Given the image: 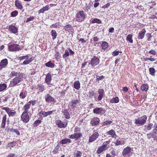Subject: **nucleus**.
Masks as SVG:
<instances>
[{
    "instance_id": "42",
    "label": "nucleus",
    "mask_w": 157,
    "mask_h": 157,
    "mask_svg": "<svg viewBox=\"0 0 157 157\" xmlns=\"http://www.w3.org/2000/svg\"><path fill=\"white\" fill-rule=\"evenodd\" d=\"M76 157H81L82 155V152L80 151H77L74 153Z\"/></svg>"
},
{
    "instance_id": "39",
    "label": "nucleus",
    "mask_w": 157,
    "mask_h": 157,
    "mask_svg": "<svg viewBox=\"0 0 157 157\" xmlns=\"http://www.w3.org/2000/svg\"><path fill=\"white\" fill-rule=\"evenodd\" d=\"M17 143L16 142L13 141L11 142L8 143L7 144V146L9 147H10V148L11 149V147H13V146L16 145Z\"/></svg>"
},
{
    "instance_id": "43",
    "label": "nucleus",
    "mask_w": 157,
    "mask_h": 157,
    "mask_svg": "<svg viewBox=\"0 0 157 157\" xmlns=\"http://www.w3.org/2000/svg\"><path fill=\"white\" fill-rule=\"evenodd\" d=\"M150 74L151 75H154V73L155 72V70L153 67H151L149 68Z\"/></svg>"
},
{
    "instance_id": "29",
    "label": "nucleus",
    "mask_w": 157,
    "mask_h": 157,
    "mask_svg": "<svg viewBox=\"0 0 157 157\" xmlns=\"http://www.w3.org/2000/svg\"><path fill=\"white\" fill-rule=\"evenodd\" d=\"M71 142V140L67 138L63 139L60 141V143L62 144H67V143H70Z\"/></svg>"
},
{
    "instance_id": "37",
    "label": "nucleus",
    "mask_w": 157,
    "mask_h": 157,
    "mask_svg": "<svg viewBox=\"0 0 157 157\" xmlns=\"http://www.w3.org/2000/svg\"><path fill=\"white\" fill-rule=\"evenodd\" d=\"M91 23H97L99 24L101 23V21L99 19L95 18L91 21Z\"/></svg>"
},
{
    "instance_id": "64",
    "label": "nucleus",
    "mask_w": 157,
    "mask_h": 157,
    "mask_svg": "<svg viewBox=\"0 0 157 157\" xmlns=\"http://www.w3.org/2000/svg\"><path fill=\"white\" fill-rule=\"evenodd\" d=\"M58 25H57V23H56L55 24H53L52 25H51V27L57 29L59 28V27H58Z\"/></svg>"
},
{
    "instance_id": "46",
    "label": "nucleus",
    "mask_w": 157,
    "mask_h": 157,
    "mask_svg": "<svg viewBox=\"0 0 157 157\" xmlns=\"http://www.w3.org/2000/svg\"><path fill=\"white\" fill-rule=\"evenodd\" d=\"M41 121L40 120H37L35 121L33 124V126L34 127H36L38 126L40 123Z\"/></svg>"
},
{
    "instance_id": "15",
    "label": "nucleus",
    "mask_w": 157,
    "mask_h": 157,
    "mask_svg": "<svg viewBox=\"0 0 157 157\" xmlns=\"http://www.w3.org/2000/svg\"><path fill=\"white\" fill-rule=\"evenodd\" d=\"M56 124L58 126V127L60 128H65L67 127V123L65 125H64L62 121L60 120H57L56 121Z\"/></svg>"
},
{
    "instance_id": "1",
    "label": "nucleus",
    "mask_w": 157,
    "mask_h": 157,
    "mask_svg": "<svg viewBox=\"0 0 157 157\" xmlns=\"http://www.w3.org/2000/svg\"><path fill=\"white\" fill-rule=\"evenodd\" d=\"M86 14L83 11H78L76 14V20L79 22H82L86 18Z\"/></svg>"
},
{
    "instance_id": "10",
    "label": "nucleus",
    "mask_w": 157,
    "mask_h": 157,
    "mask_svg": "<svg viewBox=\"0 0 157 157\" xmlns=\"http://www.w3.org/2000/svg\"><path fill=\"white\" fill-rule=\"evenodd\" d=\"M148 139H150L151 138L154 139H157V131L153 129L152 132L147 134Z\"/></svg>"
},
{
    "instance_id": "11",
    "label": "nucleus",
    "mask_w": 157,
    "mask_h": 157,
    "mask_svg": "<svg viewBox=\"0 0 157 157\" xmlns=\"http://www.w3.org/2000/svg\"><path fill=\"white\" fill-rule=\"evenodd\" d=\"M132 148L130 147H127L123 150L122 154L124 156L128 155L129 154L131 151Z\"/></svg>"
},
{
    "instance_id": "27",
    "label": "nucleus",
    "mask_w": 157,
    "mask_h": 157,
    "mask_svg": "<svg viewBox=\"0 0 157 157\" xmlns=\"http://www.w3.org/2000/svg\"><path fill=\"white\" fill-rule=\"evenodd\" d=\"M6 115L5 114L3 117L2 123L1 125V127L2 128H4L5 127V125L6 124Z\"/></svg>"
},
{
    "instance_id": "48",
    "label": "nucleus",
    "mask_w": 157,
    "mask_h": 157,
    "mask_svg": "<svg viewBox=\"0 0 157 157\" xmlns=\"http://www.w3.org/2000/svg\"><path fill=\"white\" fill-rule=\"evenodd\" d=\"M27 94L26 93H24L23 92H21L19 95V96L22 99H24L27 96Z\"/></svg>"
},
{
    "instance_id": "31",
    "label": "nucleus",
    "mask_w": 157,
    "mask_h": 157,
    "mask_svg": "<svg viewBox=\"0 0 157 157\" xmlns=\"http://www.w3.org/2000/svg\"><path fill=\"white\" fill-rule=\"evenodd\" d=\"M119 101V99L118 97H116L113 98L110 100V102L112 103H117Z\"/></svg>"
},
{
    "instance_id": "18",
    "label": "nucleus",
    "mask_w": 157,
    "mask_h": 157,
    "mask_svg": "<svg viewBox=\"0 0 157 157\" xmlns=\"http://www.w3.org/2000/svg\"><path fill=\"white\" fill-rule=\"evenodd\" d=\"M98 92L99 95L98 97V99L99 101H100L102 98L104 94V91L103 89H99L98 90Z\"/></svg>"
},
{
    "instance_id": "13",
    "label": "nucleus",
    "mask_w": 157,
    "mask_h": 157,
    "mask_svg": "<svg viewBox=\"0 0 157 157\" xmlns=\"http://www.w3.org/2000/svg\"><path fill=\"white\" fill-rule=\"evenodd\" d=\"M8 63V60L6 59H3L1 60L0 63V70L3 68L6 67Z\"/></svg>"
},
{
    "instance_id": "9",
    "label": "nucleus",
    "mask_w": 157,
    "mask_h": 157,
    "mask_svg": "<svg viewBox=\"0 0 157 157\" xmlns=\"http://www.w3.org/2000/svg\"><path fill=\"white\" fill-rule=\"evenodd\" d=\"M99 59L94 56L91 59L90 62L89 63V64H90L93 67H94L99 63Z\"/></svg>"
},
{
    "instance_id": "12",
    "label": "nucleus",
    "mask_w": 157,
    "mask_h": 157,
    "mask_svg": "<svg viewBox=\"0 0 157 157\" xmlns=\"http://www.w3.org/2000/svg\"><path fill=\"white\" fill-rule=\"evenodd\" d=\"M100 121L99 119L97 117H94L91 120L90 124L93 126H96L99 123Z\"/></svg>"
},
{
    "instance_id": "24",
    "label": "nucleus",
    "mask_w": 157,
    "mask_h": 157,
    "mask_svg": "<svg viewBox=\"0 0 157 157\" xmlns=\"http://www.w3.org/2000/svg\"><path fill=\"white\" fill-rule=\"evenodd\" d=\"M50 8V7L48 5H46L40 9L39 11V13H43L45 11H48Z\"/></svg>"
},
{
    "instance_id": "52",
    "label": "nucleus",
    "mask_w": 157,
    "mask_h": 157,
    "mask_svg": "<svg viewBox=\"0 0 157 157\" xmlns=\"http://www.w3.org/2000/svg\"><path fill=\"white\" fill-rule=\"evenodd\" d=\"M112 123V121H105L103 123V125H107L111 124Z\"/></svg>"
},
{
    "instance_id": "44",
    "label": "nucleus",
    "mask_w": 157,
    "mask_h": 157,
    "mask_svg": "<svg viewBox=\"0 0 157 157\" xmlns=\"http://www.w3.org/2000/svg\"><path fill=\"white\" fill-rule=\"evenodd\" d=\"M10 132H15L16 134L18 135H20V134L19 132L17 129L14 128H12L10 130Z\"/></svg>"
},
{
    "instance_id": "7",
    "label": "nucleus",
    "mask_w": 157,
    "mask_h": 157,
    "mask_svg": "<svg viewBox=\"0 0 157 157\" xmlns=\"http://www.w3.org/2000/svg\"><path fill=\"white\" fill-rule=\"evenodd\" d=\"M99 134L98 132H94L90 136L89 139V142L92 143L95 141L99 136Z\"/></svg>"
},
{
    "instance_id": "53",
    "label": "nucleus",
    "mask_w": 157,
    "mask_h": 157,
    "mask_svg": "<svg viewBox=\"0 0 157 157\" xmlns=\"http://www.w3.org/2000/svg\"><path fill=\"white\" fill-rule=\"evenodd\" d=\"M59 148V147L58 146V145H57L55 147L54 150L52 151V152L55 154L57 153L58 151Z\"/></svg>"
},
{
    "instance_id": "41",
    "label": "nucleus",
    "mask_w": 157,
    "mask_h": 157,
    "mask_svg": "<svg viewBox=\"0 0 157 157\" xmlns=\"http://www.w3.org/2000/svg\"><path fill=\"white\" fill-rule=\"evenodd\" d=\"M69 55L70 54L69 52L68 49L66 50L65 51L64 54L63 55V57L64 58L69 56Z\"/></svg>"
},
{
    "instance_id": "16",
    "label": "nucleus",
    "mask_w": 157,
    "mask_h": 157,
    "mask_svg": "<svg viewBox=\"0 0 157 157\" xmlns=\"http://www.w3.org/2000/svg\"><path fill=\"white\" fill-rule=\"evenodd\" d=\"M153 124L152 123H149L147 124L144 126V130L147 132L148 131H150L151 129L153 127Z\"/></svg>"
},
{
    "instance_id": "47",
    "label": "nucleus",
    "mask_w": 157,
    "mask_h": 157,
    "mask_svg": "<svg viewBox=\"0 0 157 157\" xmlns=\"http://www.w3.org/2000/svg\"><path fill=\"white\" fill-rule=\"evenodd\" d=\"M29 56L28 55H26L25 56H20L18 57V59H19L20 61L24 59H28Z\"/></svg>"
},
{
    "instance_id": "26",
    "label": "nucleus",
    "mask_w": 157,
    "mask_h": 157,
    "mask_svg": "<svg viewBox=\"0 0 157 157\" xmlns=\"http://www.w3.org/2000/svg\"><path fill=\"white\" fill-rule=\"evenodd\" d=\"M36 89L39 92H41L45 90L44 86L41 84L38 85L36 87Z\"/></svg>"
},
{
    "instance_id": "14",
    "label": "nucleus",
    "mask_w": 157,
    "mask_h": 157,
    "mask_svg": "<svg viewBox=\"0 0 157 157\" xmlns=\"http://www.w3.org/2000/svg\"><path fill=\"white\" fill-rule=\"evenodd\" d=\"M64 117L67 119H69L70 118V113L67 109H63L62 110Z\"/></svg>"
},
{
    "instance_id": "60",
    "label": "nucleus",
    "mask_w": 157,
    "mask_h": 157,
    "mask_svg": "<svg viewBox=\"0 0 157 157\" xmlns=\"http://www.w3.org/2000/svg\"><path fill=\"white\" fill-rule=\"evenodd\" d=\"M93 40L95 43L97 44V42L99 40V38L97 36H95L93 37Z\"/></svg>"
},
{
    "instance_id": "8",
    "label": "nucleus",
    "mask_w": 157,
    "mask_h": 157,
    "mask_svg": "<svg viewBox=\"0 0 157 157\" xmlns=\"http://www.w3.org/2000/svg\"><path fill=\"white\" fill-rule=\"evenodd\" d=\"M21 118L24 122L26 123L28 122L29 120L28 113L26 112H23L21 115Z\"/></svg>"
},
{
    "instance_id": "38",
    "label": "nucleus",
    "mask_w": 157,
    "mask_h": 157,
    "mask_svg": "<svg viewBox=\"0 0 157 157\" xmlns=\"http://www.w3.org/2000/svg\"><path fill=\"white\" fill-rule=\"evenodd\" d=\"M132 34H129L126 37V40H127L129 41L130 43H132L133 40L132 39Z\"/></svg>"
},
{
    "instance_id": "40",
    "label": "nucleus",
    "mask_w": 157,
    "mask_h": 157,
    "mask_svg": "<svg viewBox=\"0 0 157 157\" xmlns=\"http://www.w3.org/2000/svg\"><path fill=\"white\" fill-rule=\"evenodd\" d=\"M30 105L27 104L25 105L24 106V108L25 110L24 112H28V110L30 109Z\"/></svg>"
},
{
    "instance_id": "59",
    "label": "nucleus",
    "mask_w": 157,
    "mask_h": 157,
    "mask_svg": "<svg viewBox=\"0 0 157 157\" xmlns=\"http://www.w3.org/2000/svg\"><path fill=\"white\" fill-rule=\"evenodd\" d=\"M36 101L35 100H31L29 102V103L32 104V105L33 106L36 103Z\"/></svg>"
},
{
    "instance_id": "22",
    "label": "nucleus",
    "mask_w": 157,
    "mask_h": 157,
    "mask_svg": "<svg viewBox=\"0 0 157 157\" xmlns=\"http://www.w3.org/2000/svg\"><path fill=\"white\" fill-rule=\"evenodd\" d=\"M15 5L16 7L18 9L22 10L23 8L22 4L18 0H16L15 2Z\"/></svg>"
},
{
    "instance_id": "45",
    "label": "nucleus",
    "mask_w": 157,
    "mask_h": 157,
    "mask_svg": "<svg viewBox=\"0 0 157 157\" xmlns=\"http://www.w3.org/2000/svg\"><path fill=\"white\" fill-rule=\"evenodd\" d=\"M75 135L74 136L75 137V139H76L77 140L79 138H80L82 136V134L80 133H74Z\"/></svg>"
},
{
    "instance_id": "33",
    "label": "nucleus",
    "mask_w": 157,
    "mask_h": 157,
    "mask_svg": "<svg viewBox=\"0 0 157 157\" xmlns=\"http://www.w3.org/2000/svg\"><path fill=\"white\" fill-rule=\"evenodd\" d=\"M7 87V85L6 84H0V92L5 90Z\"/></svg>"
},
{
    "instance_id": "3",
    "label": "nucleus",
    "mask_w": 157,
    "mask_h": 157,
    "mask_svg": "<svg viewBox=\"0 0 157 157\" xmlns=\"http://www.w3.org/2000/svg\"><path fill=\"white\" fill-rule=\"evenodd\" d=\"M147 120V116L146 115H144L136 119L135 123L137 125H143L146 123Z\"/></svg>"
},
{
    "instance_id": "19",
    "label": "nucleus",
    "mask_w": 157,
    "mask_h": 157,
    "mask_svg": "<svg viewBox=\"0 0 157 157\" xmlns=\"http://www.w3.org/2000/svg\"><path fill=\"white\" fill-rule=\"evenodd\" d=\"M52 76L49 73H48L46 75L45 82L48 85H49L50 84Z\"/></svg>"
},
{
    "instance_id": "5",
    "label": "nucleus",
    "mask_w": 157,
    "mask_h": 157,
    "mask_svg": "<svg viewBox=\"0 0 157 157\" xmlns=\"http://www.w3.org/2000/svg\"><path fill=\"white\" fill-rule=\"evenodd\" d=\"M8 47L9 50L10 51H15L21 50L19 45L16 44L9 45Z\"/></svg>"
},
{
    "instance_id": "54",
    "label": "nucleus",
    "mask_w": 157,
    "mask_h": 157,
    "mask_svg": "<svg viewBox=\"0 0 157 157\" xmlns=\"http://www.w3.org/2000/svg\"><path fill=\"white\" fill-rule=\"evenodd\" d=\"M146 36L147 38V41H150L151 40V38L152 37V36L151 34L150 33H147L146 34Z\"/></svg>"
},
{
    "instance_id": "36",
    "label": "nucleus",
    "mask_w": 157,
    "mask_h": 157,
    "mask_svg": "<svg viewBox=\"0 0 157 157\" xmlns=\"http://www.w3.org/2000/svg\"><path fill=\"white\" fill-rule=\"evenodd\" d=\"M74 88L76 90H78L80 88V84L79 81L75 82L74 83Z\"/></svg>"
},
{
    "instance_id": "55",
    "label": "nucleus",
    "mask_w": 157,
    "mask_h": 157,
    "mask_svg": "<svg viewBox=\"0 0 157 157\" xmlns=\"http://www.w3.org/2000/svg\"><path fill=\"white\" fill-rule=\"evenodd\" d=\"M110 143V141L109 140H108L104 142L103 143V144L102 145L105 146H106V147L108 148L109 147V146L108 145V144H109Z\"/></svg>"
},
{
    "instance_id": "34",
    "label": "nucleus",
    "mask_w": 157,
    "mask_h": 157,
    "mask_svg": "<svg viewBox=\"0 0 157 157\" xmlns=\"http://www.w3.org/2000/svg\"><path fill=\"white\" fill-rule=\"evenodd\" d=\"M102 49L105 50L108 48V44L106 42H103L101 44Z\"/></svg>"
},
{
    "instance_id": "56",
    "label": "nucleus",
    "mask_w": 157,
    "mask_h": 157,
    "mask_svg": "<svg viewBox=\"0 0 157 157\" xmlns=\"http://www.w3.org/2000/svg\"><path fill=\"white\" fill-rule=\"evenodd\" d=\"M16 113V112H11L10 110L8 114L10 117H13L15 115Z\"/></svg>"
},
{
    "instance_id": "30",
    "label": "nucleus",
    "mask_w": 157,
    "mask_h": 157,
    "mask_svg": "<svg viewBox=\"0 0 157 157\" xmlns=\"http://www.w3.org/2000/svg\"><path fill=\"white\" fill-rule=\"evenodd\" d=\"M51 34L52 37V39L53 40L56 39L57 37V33L55 30H52L51 32Z\"/></svg>"
},
{
    "instance_id": "51",
    "label": "nucleus",
    "mask_w": 157,
    "mask_h": 157,
    "mask_svg": "<svg viewBox=\"0 0 157 157\" xmlns=\"http://www.w3.org/2000/svg\"><path fill=\"white\" fill-rule=\"evenodd\" d=\"M18 14V12L17 11H14L11 13V15L12 17H15L17 16Z\"/></svg>"
},
{
    "instance_id": "58",
    "label": "nucleus",
    "mask_w": 157,
    "mask_h": 157,
    "mask_svg": "<svg viewBox=\"0 0 157 157\" xmlns=\"http://www.w3.org/2000/svg\"><path fill=\"white\" fill-rule=\"evenodd\" d=\"M34 19V17L33 16H30L29 18H28L27 19V20H26V22H28L30 21H33Z\"/></svg>"
},
{
    "instance_id": "21",
    "label": "nucleus",
    "mask_w": 157,
    "mask_h": 157,
    "mask_svg": "<svg viewBox=\"0 0 157 157\" xmlns=\"http://www.w3.org/2000/svg\"><path fill=\"white\" fill-rule=\"evenodd\" d=\"M80 101L78 99L74 100L73 99L70 102V104L73 108H75L76 107V105L80 102Z\"/></svg>"
},
{
    "instance_id": "28",
    "label": "nucleus",
    "mask_w": 157,
    "mask_h": 157,
    "mask_svg": "<svg viewBox=\"0 0 157 157\" xmlns=\"http://www.w3.org/2000/svg\"><path fill=\"white\" fill-rule=\"evenodd\" d=\"M33 57L30 58L29 59H25V60L22 63H21V65H26L29 64L30 63H31L32 61H33Z\"/></svg>"
},
{
    "instance_id": "49",
    "label": "nucleus",
    "mask_w": 157,
    "mask_h": 157,
    "mask_svg": "<svg viewBox=\"0 0 157 157\" xmlns=\"http://www.w3.org/2000/svg\"><path fill=\"white\" fill-rule=\"evenodd\" d=\"M39 115L40 116H42L44 117H45L47 116L46 113L45 111H40L39 113Z\"/></svg>"
},
{
    "instance_id": "20",
    "label": "nucleus",
    "mask_w": 157,
    "mask_h": 157,
    "mask_svg": "<svg viewBox=\"0 0 157 157\" xmlns=\"http://www.w3.org/2000/svg\"><path fill=\"white\" fill-rule=\"evenodd\" d=\"M146 33V31L144 29H143L140 31L138 34V38L140 39H142L144 37L145 33Z\"/></svg>"
},
{
    "instance_id": "6",
    "label": "nucleus",
    "mask_w": 157,
    "mask_h": 157,
    "mask_svg": "<svg viewBox=\"0 0 157 157\" xmlns=\"http://www.w3.org/2000/svg\"><path fill=\"white\" fill-rule=\"evenodd\" d=\"M46 102L47 103L52 102L55 103L56 102V100L52 97L49 94H46L44 97Z\"/></svg>"
},
{
    "instance_id": "32",
    "label": "nucleus",
    "mask_w": 157,
    "mask_h": 157,
    "mask_svg": "<svg viewBox=\"0 0 157 157\" xmlns=\"http://www.w3.org/2000/svg\"><path fill=\"white\" fill-rule=\"evenodd\" d=\"M45 65L48 67L52 68H53L55 64L54 63H52L51 61H49L45 64Z\"/></svg>"
},
{
    "instance_id": "23",
    "label": "nucleus",
    "mask_w": 157,
    "mask_h": 157,
    "mask_svg": "<svg viewBox=\"0 0 157 157\" xmlns=\"http://www.w3.org/2000/svg\"><path fill=\"white\" fill-rule=\"evenodd\" d=\"M72 26L70 24L67 25L64 27V29L65 31H67L68 32H70L71 31V32H73V30L72 29Z\"/></svg>"
},
{
    "instance_id": "25",
    "label": "nucleus",
    "mask_w": 157,
    "mask_h": 157,
    "mask_svg": "<svg viewBox=\"0 0 157 157\" xmlns=\"http://www.w3.org/2000/svg\"><path fill=\"white\" fill-rule=\"evenodd\" d=\"M106 134L107 135H109L112 136V137L113 138H116L117 137V135L115 132L112 129L107 132Z\"/></svg>"
},
{
    "instance_id": "63",
    "label": "nucleus",
    "mask_w": 157,
    "mask_h": 157,
    "mask_svg": "<svg viewBox=\"0 0 157 157\" xmlns=\"http://www.w3.org/2000/svg\"><path fill=\"white\" fill-rule=\"evenodd\" d=\"M119 52L116 51H114L113 52L112 55L114 56H116L119 54Z\"/></svg>"
},
{
    "instance_id": "62",
    "label": "nucleus",
    "mask_w": 157,
    "mask_h": 157,
    "mask_svg": "<svg viewBox=\"0 0 157 157\" xmlns=\"http://www.w3.org/2000/svg\"><path fill=\"white\" fill-rule=\"evenodd\" d=\"M149 60L151 61H155L156 60V59L154 58H146L145 59V60Z\"/></svg>"
},
{
    "instance_id": "4",
    "label": "nucleus",
    "mask_w": 157,
    "mask_h": 157,
    "mask_svg": "<svg viewBox=\"0 0 157 157\" xmlns=\"http://www.w3.org/2000/svg\"><path fill=\"white\" fill-rule=\"evenodd\" d=\"M105 110L103 108L96 107L93 110L94 113L102 115L105 113Z\"/></svg>"
},
{
    "instance_id": "57",
    "label": "nucleus",
    "mask_w": 157,
    "mask_h": 157,
    "mask_svg": "<svg viewBox=\"0 0 157 157\" xmlns=\"http://www.w3.org/2000/svg\"><path fill=\"white\" fill-rule=\"evenodd\" d=\"M2 109L5 110L8 114L10 111V109L8 107H3L2 108Z\"/></svg>"
},
{
    "instance_id": "61",
    "label": "nucleus",
    "mask_w": 157,
    "mask_h": 157,
    "mask_svg": "<svg viewBox=\"0 0 157 157\" xmlns=\"http://www.w3.org/2000/svg\"><path fill=\"white\" fill-rule=\"evenodd\" d=\"M18 74H19V73H18L17 72L12 71L10 75L13 76H17Z\"/></svg>"
},
{
    "instance_id": "50",
    "label": "nucleus",
    "mask_w": 157,
    "mask_h": 157,
    "mask_svg": "<svg viewBox=\"0 0 157 157\" xmlns=\"http://www.w3.org/2000/svg\"><path fill=\"white\" fill-rule=\"evenodd\" d=\"M104 151H105L104 150H103V147H102L101 146H100L98 149L97 150V152L98 154H100Z\"/></svg>"
},
{
    "instance_id": "35",
    "label": "nucleus",
    "mask_w": 157,
    "mask_h": 157,
    "mask_svg": "<svg viewBox=\"0 0 157 157\" xmlns=\"http://www.w3.org/2000/svg\"><path fill=\"white\" fill-rule=\"evenodd\" d=\"M140 88L142 90L147 91L148 90V86L147 85L144 84L141 86Z\"/></svg>"
},
{
    "instance_id": "17",
    "label": "nucleus",
    "mask_w": 157,
    "mask_h": 157,
    "mask_svg": "<svg viewBox=\"0 0 157 157\" xmlns=\"http://www.w3.org/2000/svg\"><path fill=\"white\" fill-rule=\"evenodd\" d=\"M9 30L11 33L15 34L18 32V29L15 26L11 25L9 27Z\"/></svg>"
},
{
    "instance_id": "2",
    "label": "nucleus",
    "mask_w": 157,
    "mask_h": 157,
    "mask_svg": "<svg viewBox=\"0 0 157 157\" xmlns=\"http://www.w3.org/2000/svg\"><path fill=\"white\" fill-rule=\"evenodd\" d=\"M24 75V74L22 73H19L18 76L16 77L13 79L12 83L13 86H15L22 81Z\"/></svg>"
}]
</instances>
